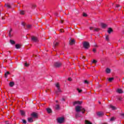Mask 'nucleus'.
Returning a JSON list of instances; mask_svg holds the SVG:
<instances>
[{"mask_svg":"<svg viewBox=\"0 0 124 124\" xmlns=\"http://www.w3.org/2000/svg\"><path fill=\"white\" fill-rule=\"evenodd\" d=\"M84 84H89V81H88V80H84Z\"/></svg>","mask_w":124,"mask_h":124,"instance_id":"f704fd0d","label":"nucleus"},{"mask_svg":"<svg viewBox=\"0 0 124 124\" xmlns=\"http://www.w3.org/2000/svg\"><path fill=\"white\" fill-rule=\"evenodd\" d=\"M46 112L48 113V114H50L52 113V109L50 108H46Z\"/></svg>","mask_w":124,"mask_h":124,"instance_id":"ddd939ff","label":"nucleus"},{"mask_svg":"<svg viewBox=\"0 0 124 124\" xmlns=\"http://www.w3.org/2000/svg\"><path fill=\"white\" fill-rule=\"evenodd\" d=\"M58 45H59V42H54L53 43V46L54 47H56V46H58Z\"/></svg>","mask_w":124,"mask_h":124,"instance_id":"2eb2a0df","label":"nucleus"},{"mask_svg":"<svg viewBox=\"0 0 124 124\" xmlns=\"http://www.w3.org/2000/svg\"><path fill=\"white\" fill-rule=\"evenodd\" d=\"M75 109H76V112H80V111H81L83 114H84V113H85V111H86V110L85 109V108H84L80 106H76Z\"/></svg>","mask_w":124,"mask_h":124,"instance_id":"f257e3e1","label":"nucleus"},{"mask_svg":"<svg viewBox=\"0 0 124 124\" xmlns=\"http://www.w3.org/2000/svg\"><path fill=\"white\" fill-rule=\"evenodd\" d=\"M106 40L107 41H109V35H106Z\"/></svg>","mask_w":124,"mask_h":124,"instance_id":"a878e982","label":"nucleus"},{"mask_svg":"<svg viewBox=\"0 0 124 124\" xmlns=\"http://www.w3.org/2000/svg\"><path fill=\"white\" fill-rule=\"evenodd\" d=\"M117 93H123V92L122 89H119L117 90Z\"/></svg>","mask_w":124,"mask_h":124,"instance_id":"412c9836","label":"nucleus"},{"mask_svg":"<svg viewBox=\"0 0 124 124\" xmlns=\"http://www.w3.org/2000/svg\"><path fill=\"white\" fill-rule=\"evenodd\" d=\"M22 122L23 124H27V121L25 120H22Z\"/></svg>","mask_w":124,"mask_h":124,"instance_id":"ea45409f","label":"nucleus"},{"mask_svg":"<svg viewBox=\"0 0 124 124\" xmlns=\"http://www.w3.org/2000/svg\"><path fill=\"white\" fill-rule=\"evenodd\" d=\"M25 13V11H20V14L21 15H24Z\"/></svg>","mask_w":124,"mask_h":124,"instance_id":"5701e85b","label":"nucleus"},{"mask_svg":"<svg viewBox=\"0 0 124 124\" xmlns=\"http://www.w3.org/2000/svg\"><path fill=\"white\" fill-rule=\"evenodd\" d=\"M85 124H92L91 122L88 121V120H85Z\"/></svg>","mask_w":124,"mask_h":124,"instance_id":"bb28decb","label":"nucleus"},{"mask_svg":"<svg viewBox=\"0 0 124 124\" xmlns=\"http://www.w3.org/2000/svg\"><path fill=\"white\" fill-rule=\"evenodd\" d=\"M101 26L102 27V28H106V27H107V25L105 23H101Z\"/></svg>","mask_w":124,"mask_h":124,"instance_id":"dca6fc26","label":"nucleus"},{"mask_svg":"<svg viewBox=\"0 0 124 124\" xmlns=\"http://www.w3.org/2000/svg\"><path fill=\"white\" fill-rule=\"evenodd\" d=\"M56 102H58V101H56Z\"/></svg>","mask_w":124,"mask_h":124,"instance_id":"5fc2aeb1","label":"nucleus"},{"mask_svg":"<svg viewBox=\"0 0 124 124\" xmlns=\"http://www.w3.org/2000/svg\"><path fill=\"white\" fill-rule=\"evenodd\" d=\"M113 80H114V78H108L109 82H112V81H113Z\"/></svg>","mask_w":124,"mask_h":124,"instance_id":"7c9ffc66","label":"nucleus"},{"mask_svg":"<svg viewBox=\"0 0 124 124\" xmlns=\"http://www.w3.org/2000/svg\"><path fill=\"white\" fill-rule=\"evenodd\" d=\"M83 16L84 17H87V14H86V13H83Z\"/></svg>","mask_w":124,"mask_h":124,"instance_id":"4c0bfd02","label":"nucleus"},{"mask_svg":"<svg viewBox=\"0 0 124 124\" xmlns=\"http://www.w3.org/2000/svg\"><path fill=\"white\" fill-rule=\"evenodd\" d=\"M68 81H72V79H71V78H68Z\"/></svg>","mask_w":124,"mask_h":124,"instance_id":"a19ab883","label":"nucleus"},{"mask_svg":"<svg viewBox=\"0 0 124 124\" xmlns=\"http://www.w3.org/2000/svg\"><path fill=\"white\" fill-rule=\"evenodd\" d=\"M121 9V7L120 8V9H119V10Z\"/></svg>","mask_w":124,"mask_h":124,"instance_id":"864d4df0","label":"nucleus"},{"mask_svg":"<svg viewBox=\"0 0 124 124\" xmlns=\"http://www.w3.org/2000/svg\"><path fill=\"white\" fill-rule=\"evenodd\" d=\"M99 104H101V103H100V102H99Z\"/></svg>","mask_w":124,"mask_h":124,"instance_id":"3c124183","label":"nucleus"},{"mask_svg":"<svg viewBox=\"0 0 124 124\" xmlns=\"http://www.w3.org/2000/svg\"><path fill=\"white\" fill-rule=\"evenodd\" d=\"M46 93H48V90L46 91Z\"/></svg>","mask_w":124,"mask_h":124,"instance_id":"09e8293b","label":"nucleus"},{"mask_svg":"<svg viewBox=\"0 0 124 124\" xmlns=\"http://www.w3.org/2000/svg\"><path fill=\"white\" fill-rule=\"evenodd\" d=\"M55 109H56V110H59L60 109V105H55Z\"/></svg>","mask_w":124,"mask_h":124,"instance_id":"4be33fe9","label":"nucleus"},{"mask_svg":"<svg viewBox=\"0 0 124 124\" xmlns=\"http://www.w3.org/2000/svg\"><path fill=\"white\" fill-rule=\"evenodd\" d=\"M90 31H93V30H94V28L93 27H91L89 28Z\"/></svg>","mask_w":124,"mask_h":124,"instance_id":"e433bc0d","label":"nucleus"},{"mask_svg":"<svg viewBox=\"0 0 124 124\" xmlns=\"http://www.w3.org/2000/svg\"><path fill=\"white\" fill-rule=\"evenodd\" d=\"M29 65H30V64H29L27 62H25L24 63V66H26V67H28Z\"/></svg>","mask_w":124,"mask_h":124,"instance_id":"c756f323","label":"nucleus"},{"mask_svg":"<svg viewBox=\"0 0 124 124\" xmlns=\"http://www.w3.org/2000/svg\"><path fill=\"white\" fill-rule=\"evenodd\" d=\"M93 52H94V53H95V52H96V49L93 48Z\"/></svg>","mask_w":124,"mask_h":124,"instance_id":"79ce46f5","label":"nucleus"},{"mask_svg":"<svg viewBox=\"0 0 124 124\" xmlns=\"http://www.w3.org/2000/svg\"><path fill=\"white\" fill-rule=\"evenodd\" d=\"M79 117H81V115L79 113H77L76 114V118H79Z\"/></svg>","mask_w":124,"mask_h":124,"instance_id":"c85d7f7f","label":"nucleus"},{"mask_svg":"<svg viewBox=\"0 0 124 124\" xmlns=\"http://www.w3.org/2000/svg\"><path fill=\"white\" fill-rule=\"evenodd\" d=\"M9 74H10L9 72H7L6 73H5V78H7V76H8V75H9Z\"/></svg>","mask_w":124,"mask_h":124,"instance_id":"b1692460","label":"nucleus"},{"mask_svg":"<svg viewBox=\"0 0 124 124\" xmlns=\"http://www.w3.org/2000/svg\"><path fill=\"white\" fill-rule=\"evenodd\" d=\"M82 101H75L73 102V105H80V104H82Z\"/></svg>","mask_w":124,"mask_h":124,"instance_id":"39448f33","label":"nucleus"},{"mask_svg":"<svg viewBox=\"0 0 124 124\" xmlns=\"http://www.w3.org/2000/svg\"><path fill=\"white\" fill-rule=\"evenodd\" d=\"M28 29H31V25H28L27 26Z\"/></svg>","mask_w":124,"mask_h":124,"instance_id":"c9c22d12","label":"nucleus"},{"mask_svg":"<svg viewBox=\"0 0 124 124\" xmlns=\"http://www.w3.org/2000/svg\"><path fill=\"white\" fill-rule=\"evenodd\" d=\"M56 16H57V14H55Z\"/></svg>","mask_w":124,"mask_h":124,"instance_id":"603ef678","label":"nucleus"},{"mask_svg":"<svg viewBox=\"0 0 124 124\" xmlns=\"http://www.w3.org/2000/svg\"><path fill=\"white\" fill-rule=\"evenodd\" d=\"M112 31H113V30L111 29V28H108V33H111V32H112Z\"/></svg>","mask_w":124,"mask_h":124,"instance_id":"aec40b11","label":"nucleus"},{"mask_svg":"<svg viewBox=\"0 0 124 124\" xmlns=\"http://www.w3.org/2000/svg\"><path fill=\"white\" fill-rule=\"evenodd\" d=\"M122 116H124V114H122Z\"/></svg>","mask_w":124,"mask_h":124,"instance_id":"8fccbe9b","label":"nucleus"},{"mask_svg":"<svg viewBox=\"0 0 124 124\" xmlns=\"http://www.w3.org/2000/svg\"><path fill=\"white\" fill-rule=\"evenodd\" d=\"M60 31H61V32H63V29H61Z\"/></svg>","mask_w":124,"mask_h":124,"instance_id":"c03bdc74","label":"nucleus"},{"mask_svg":"<svg viewBox=\"0 0 124 124\" xmlns=\"http://www.w3.org/2000/svg\"><path fill=\"white\" fill-rule=\"evenodd\" d=\"M11 32V30L9 31V36H11V33H10Z\"/></svg>","mask_w":124,"mask_h":124,"instance_id":"37998d69","label":"nucleus"},{"mask_svg":"<svg viewBox=\"0 0 124 124\" xmlns=\"http://www.w3.org/2000/svg\"><path fill=\"white\" fill-rule=\"evenodd\" d=\"M116 120V118L114 117H112L110 119V122H114Z\"/></svg>","mask_w":124,"mask_h":124,"instance_id":"393cba45","label":"nucleus"},{"mask_svg":"<svg viewBox=\"0 0 124 124\" xmlns=\"http://www.w3.org/2000/svg\"><path fill=\"white\" fill-rule=\"evenodd\" d=\"M61 66H62V63L60 62H56L54 63V66H55V67H60Z\"/></svg>","mask_w":124,"mask_h":124,"instance_id":"20e7f679","label":"nucleus"},{"mask_svg":"<svg viewBox=\"0 0 124 124\" xmlns=\"http://www.w3.org/2000/svg\"><path fill=\"white\" fill-rule=\"evenodd\" d=\"M14 85H15V83H14V82H10L9 83V86L10 87H13L14 86Z\"/></svg>","mask_w":124,"mask_h":124,"instance_id":"f3484780","label":"nucleus"},{"mask_svg":"<svg viewBox=\"0 0 124 124\" xmlns=\"http://www.w3.org/2000/svg\"><path fill=\"white\" fill-rule=\"evenodd\" d=\"M106 73H108V74L110 73V72H111V70H110L109 68H107L106 69Z\"/></svg>","mask_w":124,"mask_h":124,"instance_id":"4468645a","label":"nucleus"},{"mask_svg":"<svg viewBox=\"0 0 124 124\" xmlns=\"http://www.w3.org/2000/svg\"><path fill=\"white\" fill-rule=\"evenodd\" d=\"M119 100H122V98H120Z\"/></svg>","mask_w":124,"mask_h":124,"instance_id":"de8ad7c7","label":"nucleus"},{"mask_svg":"<svg viewBox=\"0 0 124 124\" xmlns=\"http://www.w3.org/2000/svg\"><path fill=\"white\" fill-rule=\"evenodd\" d=\"M10 42L11 44H15V42L13 40H10Z\"/></svg>","mask_w":124,"mask_h":124,"instance_id":"473e14b6","label":"nucleus"},{"mask_svg":"<svg viewBox=\"0 0 124 124\" xmlns=\"http://www.w3.org/2000/svg\"><path fill=\"white\" fill-rule=\"evenodd\" d=\"M120 5H118V4L116 5V7H117V8H118V7H120Z\"/></svg>","mask_w":124,"mask_h":124,"instance_id":"a18cd8bd","label":"nucleus"},{"mask_svg":"<svg viewBox=\"0 0 124 124\" xmlns=\"http://www.w3.org/2000/svg\"><path fill=\"white\" fill-rule=\"evenodd\" d=\"M69 44H70V45H73L74 44H75V40L71 39L69 41Z\"/></svg>","mask_w":124,"mask_h":124,"instance_id":"6e6552de","label":"nucleus"},{"mask_svg":"<svg viewBox=\"0 0 124 124\" xmlns=\"http://www.w3.org/2000/svg\"><path fill=\"white\" fill-rule=\"evenodd\" d=\"M97 115L99 117H101V116H103V115H104V113L102 111H99L97 112Z\"/></svg>","mask_w":124,"mask_h":124,"instance_id":"9d476101","label":"nucleus"},{"mask_svg":"<svg viewBox=\"0 0 124 124\" xmlns=\"http://www.w3.org/2000/svg\"><path fill=\"white\" fill-rule=\"evenodd\" d=\"M58 124H62L64 123V117H59L57 119Z\"/></svg>","mask_w":124,"mask_h":124,"instance_id":"f03ea898","label":"nucleus"},{"mask_svg":"<svg viewBox=\"0 0 124 124\" xmlns=\"http://www.w3.org/2000/svg\"><path fill=\"white\" fill-rule=\"evenodd\" d=\"M97 62L96 60H93L92 62H93V63H96Z\"/></svg>","mask_w":124,"mask_h":124,"instance_id":"58836bf2","label":"nucleus"},{"mask_svg":"<svg viewBox=\"0 0 124 124\" xmlns=\"http://www.w3.org/2000/svg\"><path fill=\"white\" fill-rule=\"evenodd\" d=\"M83 47L85 49H89L90 48V43L88 42H84L83 43Z\"/></svg>","mask_w":124,"mask_h":124,"instance_id":"7ed1b4c3","label":"nucleus"},{"mask_svg":"<svg viewBox=\"0 0 124 124\" xmlns=\"http://www.w3.org/2000/svg\"><path fill=\"white\" fill-rule=\"evenodd\" d=\"M16 49H20V48H21V45H20V44H16Z\"/></svg>","mask_w":124,"mask_h":124,"instance_id":"a211bd4d","label":"nucleus"},{"mask_svg":"<svg viewBox=\"0 0 124 124\" xmlns=\"http://www.w3.org/2000/svg\"><path fill=\"white\" fill-rule=\"evenodd\" d=\"M109 108L112 109V110H116V109H117V108H116V107L112 106V105H109Z\"/></svg>","mask_w":124,"mask_h":124,"instance_id":"9b49d317","label":"nucleus"},{"mask_svg":"<svg viewBox=\"0 0 124 124\" xmlns=\"http://www.w3.org/2000/svg\"><path fill=\"white\" fill-rule=\"evenodd\" d=\"M31 116L33 117V118H37L38 117L37 113L35 112L32 113Z\"/></svg>","mask_w":124,"mask_h":124,"instance_id":"1a4fd4ad","label":"nucleus"},{"mask_svg":"<svg viewBox=\"0 0 124 124\" xmlns=\"http://www.w3.org/2000/svg\"><path fill=\"white\" fill-rule=\"evenodd\" d=\"M55 86L56 88H57V90H58L57 92L58 93H61V89H60V84L59 83H57L55 84Z\"/></svg>","mask_w":124,"mask_h":124,"instance_id":"423d86ee","label":"nucleus"},{"mask_svg":"<svg viewBox=\"0 0 124 124\" xmlns=\"http://www.w3.org/2000/svg\"><path fill=\"white\" fill-rule=\"evenodd\" d=\"M5 124H8V122H5Z\"/></svg>","mask_w":124,"mask_h":124,"instance_id":"49530a36","label":"nucleus"},{"mask_svg":"<svg viewBox=\"0 0 124 124\" xmlns=\"http://www.w3.org/2000/svg\"><path fill=\"white\" fill-rule=\"evenodd\" d=\"M20 113L21 116H25L26 112L23 110H20Z\"/></svg>","mask_w":124,"mask_h":124,"instance_id":"6ab92c4d","label":"nucleus"},{"mask_svg":"<svg viewBox=\"0 0 124 124\" xmlns=\"http://www.w3.org/2000/svg\"><path fill=\"white\" fill-rule=\"evenodd\" d=\"M28 121L29 123H32L33 122V120L32 119V117H30L28 118Z\"/></svg>","mask_w":124,"mask_h":124,"instance_id":"f8f14e48","label":"nucleus"},{"mask_svg":"<svg viewBox=\"0 0 124 124\" xmlns=\"http://www.w3.org/2000/svg\"><path fill=\"white\" fill-rule=\"evenodd\" d=\"M31 40L32 41H34V42H38V39H37V37H36L32 36Z\"/></svg>","mask_w":124,"mask_h":124,"instance_id":"0eeeda50","label":"nucleus"},{"mask_svg":"<svg viewBox=\"0 0 124 124\" xmlns=\"http://www.w3.org/2000/svg\"><path fill=\"white\" fill-rule=\"evenodd\" d=\"M77 91H78V92L79 93H82V90L79 89V88H77Z\"/></svg>","mask_w":124,"mask_h":124,"instance_id":"72a5a7b5","label":"nucleus"},{"mask_svg":"<svg viewBox=\"0 0 124 124\" xmlns=\"http://www.w3.org/2000/svg\"><path fill=\"white\" fill-rule=\"evenodd\" d=\"M5 6L6 7H8V8H10L11 7L10 4H9V3L5 4Z\"/></svg>","mask_w":124,"mask_h":124,"instance_id":"cd10ccee","label":"nucleus"},{"mask_svg":"<svg viewBox=\"0 0 124 124\" xmlns=\"http://www.w3.org/2000/svg\"><path fill=\"white\" fill-rule=\"evenodd\" d=\"M100 29L99 28H94V31H99Z\"/></svg>","mask_w":124,"mask_h":124,"instance_id":"2f4dec72","label":"nucleus"}]
</instances>
